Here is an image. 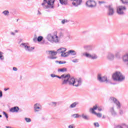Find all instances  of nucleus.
<instances>
[{
  "instance_id": "0eeeda50",
  "label": "nucleus",
  "mask_w": 128,
  "mask_h": 128,
  "mask_svg": "<svg viewBox=\"0 0 128 128\" xmlns=\"http://www.w3.org/2000/svg\"><path fill=\"white\" fill-rule=\"evenodd\" d=\"M83 56L86 58H90V60H97L98 55L96 54H92L88 52H84Z\"/></svg>"
},
{
  "instance_id": "7c9ffc66",
  "label": "nucleus",
  "mask_w": 128,
  "mask_h": 128,
  "mask_svg": "<svg viewBox=\"0 0 128 128\" xmlns=\"http://www.w3.org/2000/svg\"><path fill=\"white\" fill-rule=\"evenodd\" d=\"M72 116L73 118H80V114H74Z\"/></svg>"
},
{
  "instance_id": "1a4fd4ad",
  "label": "nucleus",
  "mask_w": 128,
  "mask_h": 128,
  "mask_svg": "<svg viewBox=\"0 0 128 128\" xmlns=\"http://www.w3.org/2000/svg\"><path fill=\"white\" fill-rule=\"evenodd\" d=\"M86 6L88 8H96V2L94 0H89L86 2Z\"/></svg>"
},
{
  "instance_id": "6ab92c4d",
  "label": "nucleus",
  "mask_w": 128,
  "mask_h": 128,
  "mask_svg": "<svg viewBox=\"0 0 128 128\" xmlns=\"http://www.w3.org/2000/svg\"><path fill=\"white\" fill-rule=\"evenodd\" d=\"M72 4L75 6H78L80 4V0H73Z\"/></svg>"
},
{
  "instance_id": "f704fd0d",
  "label": "nucleus",
  "mask_w": 128,
  "mask_h": 128,
  "mask_svg": "<svg viewBox=\"0 0 128 128\" xmlns=\"http://www.w3.org/2000/svg\"><path fill=\"white\" fill-rule=\"evenodd\" d=\"M25 120H26L27 122H32V120L30 118H25Z\"/></svg>"
},
{
  "instance_id": "bb28decb",
  "label": "nucleus",
  "mask_w": 128,
  "mask_h": 128,
  "mask_svg": "<svg viewBox=\"0 0 128 128\" xmlns=\"http://www.w3.org/2000/svg\"><path fill=\"white\" fill-rule=\"evenodd\" d=\"M68 54L72 56H74V54H76V52H74V50H70L68 52Z\"/></svg>"
},
{
  "instance_id": "423d86ee",
  "label": "nucleus",
  "mask_w": 128,
  "mask_h": 128,
  "mask_svg": "<svg viewBox=\"0 0 128 128\" xmlns=\"http://www.w3.org/2000/svg\"><path fill=\"white\" fill-rule=\"evenodd\" d=\"M126 10V8L125 6H120L117 7V14L120 16H124Z\"/></svg>"
},
{
  "instance_id": "e433bc0d",
  "label": "nucleus",
  "mask_w": 128,
  "mask_h": 128,
  "mask_svg": "<svg viewBox=\"0 0 128 128\" xmlns=\"http://www.w3.org/2000/svg\"><path fill=\"white\" fill-rule=\"evenodd\" d=\"M61 56H68V54H66V53L64 52L62 54Z\"/></svg>"
},
{
  "instance_id": "052dcab7",
  "label": "nucleus",
  "mask_w": 128,
  "mask_h": 128,
  "mask_svg": "<svg viewBox=\"0 0 128 128\" xmlns=\"http://www.w3.org/2000/svg\"><path fill=\"white\" fill-rule=\"evenodd\" d=\"M80 2H82V0H80Z\"/></svg>"
},
{
  "instance_id": "49530a36",
  "label": "nucleus",
  "mask_w": 128,
  "mask_h": 128,
  "mask_svg": "<svg viewBox=\"0 0 128 128\" xmlns=\"http://www.w3.org/2000/svg\"><path fill=\"white\" fill-rule=\"evenodd\" d=\"M13 70L16 72V70H18V68H16V67L13 68Z\"/></svg>"
},
{
  "instance_id": "bf43d9fd",
  "label": "nucleus",
  "mask_w": 128,
  "mask_h": 128,
  "mask_svg": "<svg viewBox=\"0 0 128 128\" xmlns=\"http://www.w3.org/2000/svg\"><path fill=\"white\" fill-rule=\"evenodd\" d=\"M0 118H2V115H0Z\"/></svg>"
},
{
  "instance_id": "58836bf2",
  "label": "nucleus",
  "mask_w": 128,
  "mask_h": 128,
  "mask_svg": "<svg viewBox=\"0 0 128 128\" xmlns=\"http://www.w3.org/2000/svg\"><path fill=\"white\" fill-rule=\"evenodd\" d=\"M3 114H4V116H5L6 118H8V114H6V112H4Z\"/></svg>"
},
{
  "instance_id": "c85d7f7f",
  "label": "nucleus",
  "mask_w": 128,
  "mask_h": 128,
  "mask_svg": "<svg viewBox=\"0 0 128 128\" xmlns=\"http://www.w3.org/2000/svg\"><path fill=\"white\" fill-rule=\"evenodd\" d=\"M94 114H96L98 118H102V114L100 113H96V112H95L93 113Z\"/></svg>"
},
{
  "instance_id": "9b49d317",
  "label": "nucleus",
  "mask_w": 128,
  "mask_h": 128,
  "mask_svg": "<svg viewBox=\"0 0 128 128\" xmlns=\"http://www.w3.org/2000/svg\"><path fill=\"white\" fill-rule=\"evenodd\" d=\"M106 58L110 62H112L114 60V54L112 52H108L106 56Z\"/></svg>"
},
{
  "instance_id": "4468645a",
  "label": "nucleus",
  "mask_w": 128,
  "mask_h": 128,
  "mask_svg": "<svg viewBox=\"0 0 128 128\" xmlns=\"http://www.w3.org/2000/svg\"><path fill=\"white\" fill-rule=\"evenodd\" d=\"M122 59L124 62L126 63V66L128 67V54L123 56Z\"/></svg>"
},
{
  "instance_id": "ea45409f",
  "label": "nucleus",
  "mask_w": 128,
  "mask_h": 128,
  "mask_svg": "<svg viewBox=\"0 0 128 128\" xmlns=\"http://www.w3.org/2000/svg\"><path fill=\"white\" fill-rule=\"evenodd\" d=\"M66 22H68V20H64L62 21V23L64 24H66Z\"/></svg>"
},
{
  "instance_id": "4d7b16f0",
  "label": "nucleus",
  "mask_w": 128,
  "mask_h": 128,
  "mask_svg": "<svg viewBox=\"0 0 128 128\" xmlns=\"http://www.w3.org/2000/svg\"><path fill=\"white\" fill-rule=\"evenodd\" d=\"M106 117H104V116H102V118H105Z\"/></svg>"
},
{
  "instance_id": "5fc2aeb1",
  "label": "nucleus",
  "mask_w": 128,
  "mask_h": 128,
  "mask_svg": "<svg viewBox=\"0 0 128 128\" xmlns=\"http://www.w3.org/2000/svg\"><path fill=\"white\" fill-rule=\"evenodd\" d=\"M38 14H42V13H40V10H38Z\"/></svg>"
},
{
  "instance_id": "f257e3e1",
  "label": "nucleus",
  "mask_w": 128,
  "mask_h": 128,
  "mask_svg": "<svg viewBox=\"0 0 128 128\" xmlns=\"http://www.w3.org/2000/svg\"><path fill=\"white\" fill-rule=\"evenodd\" d=\"M110 100H112V102H113L115 104H116L117 110H119V114L122 116V114H124V110L122 109H120L122 108V104H120V101L116 100L114 97L110 98Z\"/></svg>"
},
{
  "instance_id": "09e8293b",
  "label": "nucleus",
  "mask_w": 128,
  "mask_h": 128,
  "mask_svg": "<svg viewBox=\"0 0 128 128\" xmlns=\"http://www.w3.org/2000/svg\"><path fill=\"white\" fill-rule=\"evenodd\" d=\"M2 92L0 90V98H2Z\"/></svg>"
},
{
  "instance_id": "79ce46f5",
  "label": "nucleus",
  "mask_w": 128,
  "mask_h": 128,
  "mask_svg": "<svg viewBox=\"0 0 128 128\" xmlns=\"http://www.w3.org/2000/svg\"><path fill=\"white\" fill-rule=\"evenodd\" d=\"M68 128H74V124H71L68 126Z\"/></svg>"
},
{
  "instance_id": "7ed1b4c3",
  "label": "nucleus",
  "mask_w": 128,
  "mask_h": 128,
  "mask_svg": "<svg viewBox=\"0 0 128 128\" xmlns=\"http://www.w3.org/2000/svg\"><path fill=\"white\" fill-rule=\"evenodd\" d=\"M56 0H44V2L42 6L45 8H52Z\"/></svg>"
},
{
  "instance_id": "f8f14e48",
  "label": "nucleus",
  "mask_w": 128,
  "mask_h": 128,
  "mask_svg": "<svg viewBox=\"0 0 128 128\" xmlns=\"http://www.w3.org/2000/svg\"><path fill=\"white\" fill-rule=\"evenodd\" d=\"M49 55L50 56V58L51 60H54V58H56V54L58 52L54 50H50L48 51Z\"/></svg>"
},
{
  "instance_id": "37998d69",
  "label": "nucleus",
  "mask_w": 128,
  "mask_h": 128,
  "mask_svg": "<svg viewBox=\"0 0 128 128\" xmlns=\"http://www.w3.org/2000/svg\"><path fill=\"white\" fill-rule=\"evenodd\" d=\"M52 106H56V102H52Z\"/></svg>"
},
{
  "instance_id": "a18cd8bd",
  "label": "nucleus",
  "mask_w": 128,
  "mask_h": 128,
  "mask_svg": "<svg viewBox=\"0 0 128 128\" xmlns=\"http://www.w3.org/2000/svg\"><path fill=\"white\" fill-rule=\"evenodd\" d=\"M98 4H104V1H99Z\"/></svg>"
},
{
  "instance_id": "5701e85b",
  "label": "nucleus",
  "mask_w": 128,
  "mask_h": 128,
  "mask_svg": "<svg viewBox=\"0 0 128 128\" xmlns=\"http://www.w3.org/2000/svg\"><path fill=\"white\" fill-rule=\"evenodd\" d=\"M75 80H74V78H70H70L68 81V84H69L70 85L72 84L73 86Z\"/></svg>"
},
{
  "instance_id": "f03ea898",
  "label": "nucleus",
  "mask_w": 128,
  "mask_h": 128,
  "mask_svg": "<svg viewBox=\"0 0 128 128\" xmlns=\"http://www.w3.org/2000/svg\"><path fill=\"white\" fill-rule=\"evenodd\" d=\"M112 78L115 82H124L126 77L120 72H116L112 75Z\"/></svg>"
},
{
  "instance_id": "6e6d98bb",
  "label": "nucleus",
  "mask_w": 128,
  "mask_h": 128,
  "mask_svg": "<svg viewBox=\"0 0 128 128\" xmlns=\"http://www.w3.org/2000/svg\"><path fill=\"white\" fill-rule=\"evenodd\" d=\"M11 34H13V36H14V33L13 32H12Z\"/></svg>"
},
{
  "instance_id": "603ef678",
  "label": "nucleus",
  "mask_w": 128,
  "mask_h": 128,
  "mask_svg": "<svg viewBox=\"0 0 128 128\" xmlns=\"http://www.w3.org/2000/svg\"><path fill=\"white\" fill-rule=\"evenodd\" d=\"M73 62H78L77 60H72Z\"/></svg>"
},
{
  "instance_id": "dca6fc26",
  "label": "nucleus",
  "mask_w": 128,
  "mask_h": 128,
  "mask_svg": "<svg viewBox=\"0 0 128 128\" xmlns=\"http://www.w3.org/2000/svg\"><path fill=\"white\" fill-rule=\"evenodd\" d=\"M42 106L38 104H36L34 105V110L35 112H40V110Z\"/></svg>"
},
{
  "instance_id": "a19ab883",
  "label": "nucleus",
  "mask_w": 128,
  "mask_h": 128,
  "mask_svg": "<svg viewBox=\"0 0 128 128\" xmlns=\"http://www.w3.org/2000/svg\"><path fill=\"white\" fill-rule=\"evenodd\" d=\"M0 60H4V56H2L1 52H0Z\"/></svg>"
},
{
  "instance_id": "412c9836",
  "label": "nucleus",
  "mask_w": 128,
  "mask_h": 128,
  "mask_svg": "<svg viewBox=\"0 0 128 128\" xmlns=\"http://www.w3.org/2000/svg\"><path fill=\"white\" fill-rule=\"evenodd\" d=\"M98 110V106L96 105L94 106L92 108H90V112H92V114H94V112H96L94 110Z\"/></svg>"
},
{
  "instance_id": "f3484780",
  "label": "nucleus",
  "mask_w": 128,
  "mask_h": 128,
  "mask_svg": "<svg viewBox=\"0 0 128 128\" xmlns=\"http://www.w3.org/2000/svg\"><path fill=\"white\" fill-rule=\"evenodd\" d=\"M18 110H20V108L18 106L12 108L10 110L11 112H18Z\"/></svg>"
},
{
  "instance_id": "72a5a7b5",
  "label": "nucleus",
  "mask_w": 128,
  "mask_h": 128,
  "mask_svg": "<svg viewBox=\"0 0 128 128\" xmlns=\"http://www.w3.org/2000/svg\"><path fill=\"white\" fill-rule=\"evenodd\" d=\"M33 40L34 42H38V38L36 36H34V38H33Z\"/></svg>"
},
{
  "instance_id": "3c124183",
  "label": "nucleus",
  "mask_w": 128,
  "mask_h": 128,
  "mask_svg": "<svg viewBox=\"0 0 128 128\" xmlns=\"http://www.w3.org/2000/svg\"><path fill=\"white\" fill-rule=\"evenodd\" d=\"M51 76H52V78H55V76H56V75H54V74H51Z\"/></svg>"
},
{
  "instance_id": "4c0bfd02",
  "label": "nucleus",
  "mask_w": 128,
  "mask_h": 128,
  "mask_svg": "<svg viewBox=\"0 0 128 128\" xmlns=\"http://www.w3.org/2000/svg\"><path fill=\"white\" fill-rule=\"evenodd\" d=\"M115 56L116 58H118V56H120V52H116L115 54Z\"/></svg>"
},
{
  "instance_id": "8fccbe9b",
  "label": "nucleus",
  "mask_w": 128,
  "mask_h": 128,
  "mask_svg": "<svg viewBox=\"0 0 128 128\" xmlns=\"http://www.w3.org/2000/svg\"><path fill=\"white\" fill-rule=\"evenodd\" d=\"M10 90V88H4V90H5V92H6V90Z\"/></svg>"
},
{
  "instance_id": "c9c22d12",
  "label": "nucleus",
  "mask_w": 128,
  "mask_h": 128,
  "mask_svg": "<svg viewBox=\"0 0 128 128\" xmlns=\"http://www.w3.org/2000/svg\"><path fill=\"white\" fill-rule=\"evenodd\" d=\"M94 124L96 128H98L100 126V124H98V122H94Z\"/></svg>"
},
{
  "instance_id": "2f4dec72",
  "label": "nucleus",
  "mask_w": 128,
  "mask_h": 128,
  "mask_svg": "<svg viewBox=\"0 0 128 128\" xmlns=\"http://www.w3.org/2000/svg\"><path fill=\"white\" fill-rule=\"evenodd\" d=\"M76 102H74L73 104H72L70 106V108H76Z\"/></svg>"
},
{
  "instance_id": "4be33fe9",
  "label": "nucleus",
  "mask_w": 128,
  "mask_h": 128,
  "mask_svg": "<svg viewBox=\"0 0 128 128\" xmlns=\"http://www.w3.org/2000/svg\"><path fill=\"white\" fill-rule=\"evenodd\" d=\"M66 48H60V49H58L57 50V52H58V54H62L64 52H66Z\"/></svg>"
},
{
  "instance_id": "b1692460",
  "label": "nucleus",
  "mask_w": 128,
  "mask_h": 128,
  "mask_svg": "<svg viewBox=\"0 0 128 128\" xmlns=\"http://www.w3.org/2000/svg\"><path fill=\"white\" fill-rule=\"evenodd\" d=\"M68 70V69L66 68H59L58 70V72H66Z\"/></svg>"
},
{
  "instance_id": "ddd939ff",
  "label": "nucleus",
  "mask_w": 128,
  "mask_h": 128,
  "mask_svg": "<svg viewBox=\"0 0 128 128\" xmlns=\"http://www.w3.org/2000/svg\"><path fill=\"white\" fill-rule=\"evenodd\" d=\"M114 128H128V125L126 123H122L121 124L116 125Z\"/></svg>"
},
{
  "instance_id": "c03bdc74",
  "label": "nucleus",
  "mask_w": 128,
  "mask_h": 128,
  "mask_svg": "<svg viewBox=\"0 0 128 128\" xmlns=\"http://www.w3.org/2000/svg\"><path fill=\"white\" fill-rule=\"evenodd\" d=\"M98 110L99 112H102V110H103V109L101 107L98 108Z\"/></svg>"
},
{
  "instance_id": "a878e982",
  "label": "nucleus",
  "mask_w": 128,
  "mask_h": 128,
  "mask_svg": "<svg viewBox=\"0 0 128 128\" xmlns=\"http://www.w3.org/2000/svg\"><path fill=\"white\" fill-rule=\"evenodd\" d=\"M61 4H67L68 0H59Z\"/></svg>"
},
{
  "instance_id": "20e7f679",
  "label": "nucleus",
  "mask_w": 128,
  "mask_h": 128,
  "mask_svg": "<svg viewBox=\"0 0 128 128\" xmlns=\"http://www.w3.org/2000/svg\"><path fill=\"white\" fill-rule=\"evenodd\" d=\"M97 80L100 82H110V80L108 79V77L106 76H103L101 74H98L97 76Z\"/></svg>"
},
{
  "instance_id": "a211bd4d",
  "label": "nucleus",
  "mask_w": 128,
  "mask_h": 128,
  "mask_svg": "<svg viewBox=\"0 0 128 128\" xmlns=\"http://www.w3.org/2000/svg\"><path fill=\"white\" fill-rule=\"evenodd\" d=\"M22 46H24L25 48V49L26 50H28L29 52H30L31 50H34V48H30L29 46H28L26 45V44H22Z\"/></svg>"
},
{
  "instance_id": "13d9d810",
  "label": "nucleus",
  "mask_w": 128,
  "mask_h": 128,
  "mask_svg": "<svg viewBox=\"0 0 128 128\" xmlns=\"http://www.w3.org/2000/svg\"><path fill=\"white\" fill-rule=\"evenodd\" d=\"M15 32H18V30H15Z\"/></svg>"
},
{
  "instance_id": "473e14b6",
  "label": "nucleus",
  "mask_w": 128,
  "mask_h": 128,
  "mask_svg": "<svg viewBox=\"0 0 128 128\" xmlns=\"http://www.w3.org/2000/svg\"><path fill=\"white\" fill-rule=\"evenodd\" d=\"M3 14H4V16H8L10 12H8V10H4L3 12Z\"/></svg>"
},
{
  "instance_id": "de8ad7c7",
  "label": "nucleus",
  "mask_w": 128,
  "mask_h": 128,
  "mask_svg": "<svg viewBox=\"0 0 128 128\" xmlns=\"http://www.w3.org/2000/svg\"><path fill=\"white\" fill-rule=\"evenodd\" d=\"M59 64H66V62H62V61H60L59 62Z\"/></svg>"
},
{
  "instance_id": "aec40b11",
  "label": "nucleus",
  "mask_w": 128,
  "mask_h": 128,
  "mask_svg": "<svg viewBox=\"0 0 128 128\" xmlns=\"http://www.w3.org/2000/svg\"><path fill=\"white\" fill-rule=\"evenodd\" d=\"M84 48L85 50H92V46L90 45H85L84 46Z\"/></svg>"
},
{
  "instance_id": "cd10ccee",
  "label": "nucleus",
  "mask_w": 128,
  "mask_h": 128,
  "mask_svg": "<svg viewBox=\"0 0 128 128\" xmlns=\"http://www.w3.org/2000/svg\"><path fill=\"white\" fill-rule=\"evenodd\" d=\"M73 86H80V82L75 80V81H74V84H73Z\"/></svg>"
},
{
  "instance_id": "9d476101",
  "label": "nucleus",
  "mask_w": 128,
  "mask_h": 128,
  "mask_svg": "<svg viewBox=\"0 0 128 128\" xmlns=\"http://www.w3.org/2000/svg\"><path fill=\"white\" fill-rule=\"evenodd\" d=\"M107 14L110 16H112L114 14V8L112 6H108Z\"/></svg>"
},
{
  "instance_id": "864d4df0",
  "label": "nucleus",
  "mask_w": 128,
  "mask_h": 128,
  "mask_svg": "<svg viewBox=\"0 0 128 128\" xmlns=\"http://www.w3.org/2000/svg\"><path fill=\"white\" fill-rule=\"evenodd\" d=\"M57 76V78H62V76L60 77V76Z\"/></svg>"
},
{
  "instance_id": "39448f33",
  "label": "nucleus",
  "mask_w": 128,
  "mask_h": 128,
  "mask_svg": "<svg viewBox=\"0 0 128 128\" xmlns=\"http://www.w3.org/2000/svg\"><path fill=\"white\" fill-rule=\"evenodd\" d=\"M47 38L50 42H58V37L56 34H54V36L52 35V34H48L47 36Z\"/></svg>"
},
{
  "instance_id": "6e6552de",
  "label": "nucleus",
  "mask_w": 128,
  "mask_h": 128,
  "mask_svg": "<svg viewBox=\"0 0 128 128\" xmlns=\"http://www.w3.org/2000/svg\"><path fill=\"white\" fill-rule=\"evenodd\" d=\"M61 78H62V80H63L62 84H66L68 82L70 78V74H62L61 76Z\"/></svg>"
},
{
  "instance_id": "393cba45",
  "label": "nucleus",
  "mask_w": 128,
  "mask_h": 128,
  "mask_svg": "<svg viewBox=\"0 0 128 128\" xmlns=\"http://www.w3.org/2000/svg\"><path fill=\"white\" fill-rule=\"evenodd\" d=\"M82 116L84 120H90V116H87L86 115H84V114H82Z\"/></svg>"
},
{
  "instance_id": "c756f323",
  "label": "nucleus",
  "mask_w": 128,
  "mask_h": 128,
  "mask_svg": "<svg viewBox=\"0 0 128 128\" xmlns=\"http://www.w3.org/2000/svg\"><path fill=\"white\" fill-rule=\"evenodd\" d=\"M42 40H44V37H42V36H39L38 38V42H42Z\"/></svg>"
},
{
  "instance_id": "2eb2a0df",
  "label": "nucleus",
  "mask_w": 128,
  "mask_h": 128,
  "mask_svg": "<svg viewBox=\"0 0 128 128\" xmlns=\"http://www.w3.org/2000/svg\"><path fill=\"white\" fill-rule=\"evenodd\" d=\"M110 112L113 116H118V113L114 110V108L112 107L110 108Z\"/></svg>"
}]
</instances>
